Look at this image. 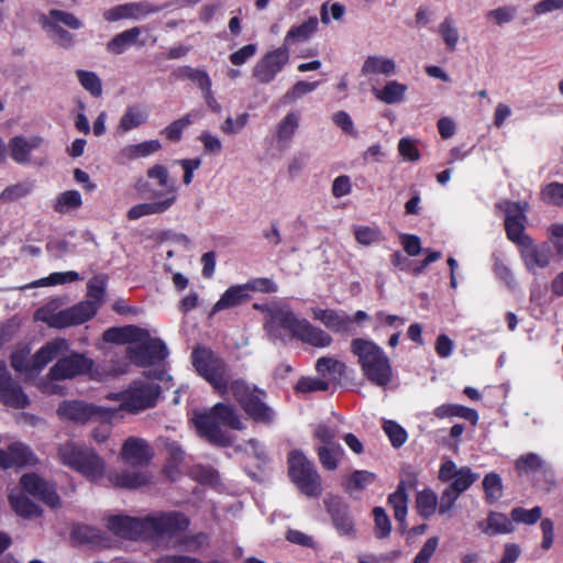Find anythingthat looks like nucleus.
I'll use <instances>...</instances> for the list:
<instances>
[{"mask_svg":"<svg viewBox=\"0 0 563 563\" xmlns=\"http://www.w3.org/2000/svg\"><path fill=\"white\" fill-rule=\"evenodd\" d=\"M316 369L322 376L341 375L344 371V364L333 357H320L317 361Z\"/></svg>","mask_w":563,"mask_h":563,"instance_id":"nucleus-57","label":"nucleus"},{"mask_svg":"<svg viewBox=\"0 0 563 563\" xmlns=\"http://www.w3.org/2000/svg\"><path fill=\"white\" fill-rule=\"evenodd\" d=\"M397 73L396 60L385 55H368L361 67L364 77L385 76L391 77Z\"/></svg>","mask_w":563,"mask_h":563,"instance_id":"nucleus-22","label":"nucleus"},{"mask_svg":"<svg viewBox=\"0 0 563 563\" xmlns=\"http://www.w3.org/2000/svg\"><path fill=\"white\" fill-rule=\"evenodd\" d=\"M9 501L12 509L20 517L31 519L41 515L40 507L25 497L21 490H11L9 494Z\"/></svg>","mask_w":563,"mask_h":563,"instance_id":"nucleus-36","label":"nucleus"},{"mask_svg":"<svg viewBox=\"0 0 563 563\" xmlns=\"http://www.w3.org/2000/svg\"><path fill=\"white\" fill-rule=\"evenodd\" d=\"M476 478L477 475L473 473L468 467H462L452 479L450 488L461 494L466 490L476 481Z\"/></svg>","mask_w":563,"mask_h":563,"instance_id":"nucleus-59","label":"nucleus"},{"mask_svg":"<svg viewBox=\"0 0 563 563\" xmlns=\"http://www.w3.org/2000/svg\"><path fill=\"white\" fill-rule=\"evenodd\" d=\"M174 205V196L170 194L167 198H159L155 201L143 202L133 206L128 211L129 220H139L146 216L158 214L167 211Z\"/></svg>","mask_w":563,"mask_h":563,"instance_id":"nucleus-30","label":"nucleus"},{"mask_svg":"<svg viewBox=\"0 0 563 563\" xmlns=\"http://www.w3.org/2000/svg\"><path fill=\"white\" fill-rule=\"evenodd\" d=\"M35 462L36 459L32 451L21 442L11 443L9 453L0 450V466L3 468L34 464Z\"/></svg>","mask_w":563,"mask_h":563,"instance_id":"nucleus-23","label":"nucleus"},{"mask_svg":"<svg viewBox=\"0 0 563 563\" xmlns=\"http://www.w3.org/2000/svg\"><path fill=\"white\" fill-rule=\"evenodd\" d=\"M289 476L297 487L307 496L321 493V479L314 465L300 451H291L288 456Z\"/></svg>","mask_w":563,"mask_h":563,"instance_id":"nucleus-10","label":"nucleus"},{"mask_svg":"<svg viewBox=\"0 0 563 563\" xmlns=\"http://www.w3.org/2000/svg\"><path fill=\"white\" fill-rule=\"evenodd\" d=\"M517 14V8L514 5H504L493 9L486 13L488 20L494 21L497 25L511 22Z\"/></svg>","mask_w":563,"mask_h":563,"instance_id":"nucleus-58","label":"nucleus"},{"mask_svg":"<svg viewBox=\"0 0 563 563\" xmlns=\"http://www.w3.org/2000/svg\"><path fill=\"white\" fill-rule=\"evenodd\" d=\"M33 189V185L29 181L18 183L11 186H8L0 194V200L3 202H11L19 200L25 196H27Z\"/></svg>","mask_w":563,"mask_h":563,"instance_id":"nucleus-50","label":"nucleus"},{"mask_svg":"<svg viewBox=\"0 0 563 563\" xmlns=\"http://www.w3.org/2000/svg\"><path fill=\"white\" fill-rule=\"evenodd\" d=\"M191 358L197 373L221 395L231 391L251 418L265 423L273 420V410L262 401L263 393L242 380H231L227 365L211 350L198 346Z\"/></svg>","mask_w":563,"mask_h":563,"instance_id":"nucleus-1","label":"nucleus"},{"mask_svg":"<svg viewBox=\"0 0 563 563\" xmlns=\"http://www.w3.org/2000/svg\"><path fill=\"white\" fill-rule=\"evenodd\" d=\"M192 421L198 433L217 445H227L230 442L229 434L221 429L222 426L235 430L244 428L233 407L225 404L214 405L209 412L195 413Z\"/></svg>","mask_w":563,"mask_h":563,"instance_id":"nucleus-7","label":"nucleus"},{"mask_svg":"<svg viewBox=\"0 0 563 563\" xmlns=\"http://www.w3.org/2000/svg\"><path fill=\"white\" fill-rule=\"evenodd\" d=\"M289 58V48L283 44L265 53L254 65L252 75L258 82L269 84L288 64Z\"/></svg>","mask_w":563,"mask_h":563,"instance_id":"nucleus-13","label":"nucleus"},{"mask_svg":"<svg viewBox=\"0 0 563 563\" xmlns=\"http://www.w3.org/2000/svg\"><path fill=\"white\" fill-rule=\"evenodd\" d=\"M311 314L316 321H319L332 332L347 333L351 330L352 317L342 310L313 307Z\"/></svg>","mask_w":563,"mask_h":563,"instance_id":"nucleus-18","label":"nucleus"},{"mask_svg":"<svg viewBox=\"0 0 563 563\" xmlns=\"http://www.w3.org/2000/svg\"><path fill=\"white\" fill-rule=\"evenodd\" d=\"M119 457L131 466H141L148 463L152 451L143 439L130 437L124 441Z\"/></svg>","mask_w":563,"mask_h":563,"instance_id":"nucleus-17","label":"nucleus"},{"mask_svg":"<svg viewBox=\"0 0 563 563\" xmlns=\"http://www.w3.org/2000/svg\"><path fill=\"white\" fill-rule=\"evenodd\" d=\"M82 206V198L78 190H66L57 195L54 202V210L57 213H68Z\"/></svg>","mask_w":563,"mask_h":563,"instance_id":"nucleus-39","label":"nucleus"},{"mask_svg":"<svg viewBox=\"0 0 563 563\" xmlns=\"http://www.w3.org/2000/svg\"><path fill=\"white\" fill-rule=\"evenodd\" d=\"M416 507L422 517H431L438 507L437 494L429 488L422 489L417 494Z\"/></svg>","mask_w":563,"mask_h":563,"instance_id":"nucleus-42","label":"nucleus"},{"mask_svg":"<svg viewBox=\"0 0 563 563\" xmlns=\"http://www.w3.org/2000/svg\"><path fill=\"white\" fill-rule=\"evenodd\" d=\"M148 120V111L141 104L129 106L121 115L117 125V133L123 135L145 124Z\"/></svg>","mask_w":563,"mask_h":563,"instance_id":"nucleus-24","label":"nucleus"},{"mask_svg":"<svg viewBox=\"0 0 563 563\" xmlns=\"http://www.w3.org/2000/svg\"><path fill=\"white\" fill-rule=\"evenodd\" d=\"M542 466V459L536 453H527L516 461V470L519 474L536 472Z\"/></svg>","mask_w":563,"mask_h":563,"instance_id":"nucleus-60","label":"nucleus"},{"mask_svg":"<svg viewBox=\"0 0 563 563\" xmlns=\"http://www.w3.org/2000/svg\"><path fill=\"white\" fill-rule=\"evenodd\" d=\"M249 113H240L235 118L228 117L221 125V131L228 135L240 133L249 123Z\"/></svg>","mask_w":563,"mask_h":563,"instance_id":"nucleus-61","label":"nucleus"},{"mask_svg":"<svg viewBox=\"0 0 563 563\" xmlns=\"http://www.w3.org/2000/svg\"><path fill=\"white\" fill-rule=\"evenodd\" d=\"M520 254L525 262L526 267L529 271H534L537 268L547 267L552 257V250L550 245L543 243L537 245L532 242L531 239L526 241L520 246Z\"/></svg>","mask_w":563,"mask_h":563,"instance_id":"nucleus-19","label":"nucleus"},{"mask_svg":"<svg viewBox=\"0 0 563 563\" xmlns=\"http://www.w3.org/2000/svg\"><path fill=\"white\" fill-rule=\"evenodd\" d=\"M325 505L336 532L342 537L354 538L356 529L346 507H341L332 501H327Z\"/></svg>","mask_w":563,"mask_h":563,"instance_id":"nucleus-26","label":"nucleus"},{"mask_svg":"<svg viewBox=\"0 0 563 563\" xmlns=\"http://www.w3.org/2000/svg\"><path fill=\"white\" fill-rule=\"evenodd\" d=\"M408 86L397 80H388L382 88L373 87L375 98L386 104H396L405 100Z\"/></svg>","mask_w":563,"mask_h":563,"instance_id":"nucleus-32","label":"nucleus"},{"mask_svg":"<svg viewBox=\"0 0 563 563\" xmlns=\"http://www.w3.org/2000/svg\"><path fill=\"white\" fill-rule=\"evenodd\" d=\"M180 73L183 77L190 79L200 88L205 99H212V82L207 71L198 68L184 67Z\"/></svg>","mask_w":563,"mask_h":563,"instance_id":"nucleus-40","label":"nucleus"},{"mask_svg":"<svg viewBox=\"0 0 563 563\" xmlns=\"http://www.w3.org/2000/svg\"><path fill=\"white\" fill-rule=\"evenodd\" d=\"M478 529L489 536L508 534L515 531V525L505 514L490 512L486 519L477 523Z\"/></svg>","mask_w":563,"mask_h":563,"instance_id":"nucleus-25","label":"nucleus"},{"mask_svg":"<svg viewBox=\"0 0 563 563\" xmlns=\"http://www.w3.org/2000/svg\"><path fill=\"white\" fill-rule=\"evenodd\" d=\"M141 35V29L137 26L125 30L117 34L111 41L107 43V51L114 55L124 53L132 45H143V42H139Z\"/></svg>","mask_w":563,"mask_h":563,"instance_id":"nucleus-34","label":"nucleus"},{"mask_svg":"<svg viewBox=\"0 0 563 563\" xmlns=\"http://www.w3.org/2000/svg\"><path fill=\"white\" fill-rule=\"evenodd\" d=\"M374 479L375 475L373 473L367 471H356L350 476L346 488L349 490L362 489L372 484Z\"/></svg>","mask_w":563,"mask_h":563,"instance_id":"nucleus-64","label":"nucleus"},{"mask_svg":"<svg viewBox=\"0 0 563 563\" xmlns=\"http://www.w3.org/2000/svg\"><path fill=\"white\" fill-rule=\"evenodd\" d=\"M158 396V385L148 380H135L124 391L110 394L108 398L120 401L119 408H115L118 413L120 410L137 413L154 407Z\"/></svg>","mask_w":563,"mask_h":563,"instance_id":"nucleus-8","label":"nucleus"},{"mask_svg":"<svg viewBox=\"0 0 563 563\" xmlns=\"http://www.w3.org/2000/svg\"><path fill=\"white\" fill-rule=\"evenodd\" d=\"M354 236L357 243L368 246L380 239V231L374 227L360 225L354 228Z\"/></svg>","mask_w":563,"mask_h":563,"instance_id":"nucleus-62","label":"nucleus"},{"mask_svg":"<svg viewBox=\"0 0 563 563\" xmlns=\"http://www.w3.org/2000/svg\"><path fill=\"white\" fill-rule=\"evenodd\" d=\"M351 352L357 358L363 376L377 387H386L394 376L385 351L372 340L357 338L351 342Z\"/></svg>","mask_w":563,"mask_h":563,"instance_id":"nucleus-6","label":"nucleus"},{"mask_svg":"<svg viewBox=\"0 0 563 563\" xmlns=\"http://www.w3.org/2000/svg\"><path fill=\"white\" fill-rule=\"evenodd\" d=\"M71 534L73 538L80 543L101 545V533L91 526L77 525L74 527Z\"/></svg>","mask_w":563,"mask_h":563,"instance_id":"nucleus-46","label":"nucleus"},{"mask_svg":"<svg viewBox=\"0 0 563 563\" xmlns=\"http://www.w3.org/2000/svg\"><path fill=\"white\" fill-rule=\"evenodd\" d=\"M511 521L517 523H523L528 526L534 525L542 517L541 507H533L531 509H525L522 507H516L510 512Z\"/></svg>","mask_w":563,"mask_h":563,"instance_id":"nucleus-49","label":"nucleus"},{"mask_svg":"<svg viewBox=\"0 0 563 563\" xmlns=\"http://www.w3.org/2000/svg\"><path fill=\"white\" fill-rule=\"evenodd\" d=\"M77 78L85 90L93 97H100L102 93V84L98 75L93 71L77 70Z\"/></svg>","mask_w":563,"mask_h":563,"instance_id":"nucleus-47","label":"nucleus"},{"mask_svg":"<svg viewBox=\"0 0 563 563\" xmlns=\"http://www.w3.org/2000/svg\"><path fill=\"white\" fill-rule=\"evenodd\" d=\"M0 401L15 409H24L30 404L29 397L13 382L4 364H0Z\"/></svg>","mask_w":563,"mask_h":563,"instance_id":"nucleus-15","label":"nucleus"},{"mask_svg":"<svg viewBox=\"0 0 563 563\" xmlns=\"http://www.w3.org/2000/svg\"><path fill=\"white\" fill-rule=\"evenodd\" d=\"M266 311L265 328L273 340L297 336L302 319H298L286 303H272Z\"/></svg>","mask_w":563,"mask_h":563,"instance_id":"nucleus-11","label":"nucleus"},{"mask_svg":"<svg viewBox=\"0 0 563 563\" xmlns=\"http://www.w3.org/2000/svg\"><path fill=\"white\" fill-rule=\"evenodd\" d=\"M318 26L317 16H309L300 24L292 25L285 35L284 45L289 48L296 43L308 41L318 31Z\"/></svg>","mask_w":563,"mask_h":563,"instance_id":"nucleus-31","label":"nucleus"},{"mask_svg":"<svg viewBox=\"0 0 563 563\" xmlns=\"http://www.w3.org/2000/svg\"><path fill=\"white\" fill-rule=\"evenodd\" d=\"M498 208L505 213V228L507 236L519 246L530 238L523 233L527 221V203L501 201Z\"/></svg>","mask_w":563,"mask_h":563,"instance_id":"nucleus-14","label":"nucleus"},{"mask_svg":"<svg viewBox=\"0 0 563 563\" xmlns=\"http://www.w3.org/2000/svg\"><path fill=\"white\" fill-rule=\"evenodd\" d=\"M42 140L37 136L26 139L24 136H14L9 142V151L12 159L19 164H25L30 161L33 150L41 145Z\"/></svg>","mask_w":563,"mask_h":563,"instance_id":"nucleus-29","label":"nucleus"},{"mask_svg":"<svg viewBox=\"0 0 563 563\" xmlns=\"http://www.w3.org/2000/svg\"><path fill=\"white\" fill-rule=\"evenodd\" d=\"M97 307L90 301H81L68 309L54 311L49 307H43L35 313V318L52 328L63 329L77 325L92 318Z\"/></svg>","mask_w":563,"mask_h":563,"instance_id":"nucleus-9","label":"nucleus"},{"mask_svg":"<svg viewBox=\"0 0 563 563\" xmlns=\"http://www.w3.org/2000/svg\"><path fill=\"white\" fill-rule=\"evenodd\" d=\"M21 487L30 495L38 498L52 508L60 504L59 496L49 483L45 482L34 473L25 474L21 477Z\"/></svg>","mask_w":563,"mask_h":563,"instance_id":"nucleus-16","label":"nucleus"},{"mask_svg":"<svg viewBox=\"0 0 563 563\" xmlns=\"http://www.w3.org/2000/svg\"><path fill=\"white\" fill-rule=\"evenodd\" d=\"M303 343L310 344L318 349L328 347L332 343V336L324 330L314 327L306 319H302L299 332L296 336Z\"/></svg>","mask_w":563,"mask_h":563,"instance_id":"nucleus-28","label":"nucleus"},{"mask_svg":"<svg viewBox=\"0 0 563 563\" xmlns=\"http://www.w3.org/2000/svg\"><path fill=\"white\" fill-rule=\"evenodd\" d=\"M103 340L110 343L129 344L126 356L139 366L153 365L167 355L166 345L159 339L152 338L148 331L136 325L110 328L104 331Z\"/></svg>","mask_w":563,"mask_h":563,"instance_id":"nucleus-5","label":"nucleus"},{"mask_svg":"<svg viewBox=\"0 0 563 563\" xmlns=\"http://www.w3.org/2000/svg\"><path fill=\"white\" fill-rule=\"evenodd\" d=\"M147 177L155 181V184L159 187L165 188V192L159 196V198H167L170 194L174 196V203L177 200V188L176 184L169 177L168 169L161 164L153 165L147 169Z\"/></svg>","mask_w":563,"mask_h":563,"instance_id":"nucleus-35","label":"nucleus"},{"mask_svg":"<svg viewBox=\"0 0 563 563\" xmlns=\"http://www.w3.org/2000/svg\"><path fill=\"white\" fill-rule=\"evenodd\" d=\"M418 141L411 137H401L398 142V153L405 162H418L420 152L418 150Z\"/></svg>","mask_w":563,"mask_h":563,"instance_id":"nucleus-53","label":"nucleus"},{"mask_svg":"<svg viewBox=\"0 0 563 563\" xmlns=\"http://www.w3.org/2000/svg\"><path fill=\"white\" fill-rule=\"evenodd\" d=\"M128 364L114 365L112 363L93 365L92 360L80 353H71L60 357L49 369L47 376L37 383V387L47 395H64L65 387L57 380L71 379L78 375L89 374L92 379L104 380L109 377L128 372Z\"/></svg>","mask_w":563,"mask_h":563,"instance_id":"nucleus-4","label":"nucleus"},{"mask_svg":"<svg viewBox=\"0 0 563 563\" xmlns=\"http://www.w3.org/2000/svg\"><path fill=\"white\" fill-rule=\"evenodd\" d=\"M486 498L489 503H494L501 497L503 484L501 478L496 473H489L483 481Z\"/></svg>","mask_w":563,"mask_h":563,"instance_id":"nucleus-52","label":"nucleus"},{"mask_svg":"<svg viewBox=\"0 0 563 563\" xmlns=\"http://www.w3.org/2000/svg\"><path fill=\"white\" fill-rule=\"evenodd\" d=\"M251 295L247 294V288L244 284L233 285L229 287L220 297V299L213 305L211 314H216L219 311L234 308L243 302L247 301Z\"/></svg>","mask_w":563,"mask_h":563,"instance_id":"nucleus-27","label":"nucleus"},{"mask_svg":"<svg viewBox=\"0 0 563 563\" xmlns=\"http://www.w3.org/2000/svg\"><path fill=\"white\" fill-rule=\"evenodd\" d=\"M317 453L322 466L327 470L333 471L338 467L340 461L344 455V450L340 444H320L317 448Z\"/></svg>","mask_w":563,"mask_h":563,"instance_id":"nucleus-38","label":"nucleus"},{"mask_svg":"<svg viewBox=\"0 0 563 563\" xmlns=\"http://www.w3.org/2000/svg\"><path fill=\"white\" fill-rule=\"evenodd\" d=\"M58 459L65 466L76 471L91 483H100L107 477L114 487L136 488L148 481L146 474L141 472H107L104 459L93 449L70 441L58 448Z\"/></svg>","mask_w":563,"mask_h":563,"instance_id":"nucleus-2","label":"nucleus"},{"mask_svg":"<svg viewBox=\"0 0 563 563\" xmlns=\"http://www.w3.org/2000/svg\"><path fill=\"white\" fill-rule=\"evenodd\" d=\"M346 12L345 5L340 2L325 1L320 7V21L329 25L331 21H342Z\"/></svg>","mask_w":563,"mask_h":563,"instance_id":"nucleus-44","label":"nucleus"},{"mask_svg":"<svg viewBox=\"0 0 563 563\" xmlns=\"http://www.w3.org/2000/svg\"><path fill=\"white\" fill-rule=\"evenodd\" d=\"M79 279V274L74 271L65 272V273H53L48 277L41 278L34 282L30 287H42L49 285H58L71 283Z\"/></svg>","mask_w":563,"mask_h":563,"instance_id":"nucleus-55","label":"nucleus"},{"mask_svg":"<svg viewBox=\"0 0 563 563\" xmlns=\"http://www.w3.org/2000/svg\"><path fill=\"white\" fill-rule=\"evenodd\" d=\"M68 342L65 339H55L43 345L31 358L33 375L42 371L51 361L68 350Z\"/></svg>","mask_w":563,"mask_h":563,"instance_id":"nucleus-21","label":"nucleus"},{"mask_svg":"<svg viewBox=\"0 0 563 563\" xmlns=\"http://www.w3.org/2000/svg\"><path fill=\"white\" fill-rule=\"evenodd\" d=\"M195 115L191 113H187L183 118L175 120L169 125H167L162 134L166 136L167 140L177 142L181 139L183 132L194 123Z\"/></svg>","mask_w":563,"mask_h":563,"instance_id":"nucleus-45","label":"nucleus"},{"mask_svg":"<svg viewBox=\"0 0 563 563\" xmlns=\"http://www.w3.org/2000/svg\"><path fill=\"white\" fill-rule=\"evenodd\" d=\"M383 429L395 448H400L408 439L406 430L393 420H384Z\"/></svg>","mask_w":563,"mask_h":563,"instance_id":"nucleus-54","label":"nucleus"},{"mask_svg":"<svg viewBox=\"0 0 563 563\" xmlns=\"http://www.w3.org/2000/svg\"><path fill=\"white\" fill-rule=\"evenodd\" d=\"M106 279L102 276L91 278L87 284L88 297L90 302L96 305L97 310L106 300Z\"/></svg>","mask_w":563,"mask_h":563,"instance_id":"nucleus-48","label":"nucleus"},{"mask_svg":"<svg viewBox=\"0 0 563 563\" xmlns=\"http://www.w3.org/2000/svg\"><path fill=\"white\" fill-rule=\"evenodd\" d=\"M388 503L394 509V517L398 521L402 529H405V522L408 510V496L402 486L391 494L388 498Z\"/></svg>","mask_w":563,"mask_h":563,"instance_id":"nucleus-41","label":"nucleus"},{"mask_svg":"<svg viewBox=\"0 0 563 563\" xmlns=\"http://www.w3.org/2000/svg\"><path fill=\"white\" fill-rule=\"evenodd\" d=\"M117 412V409L93 406L80 400H65L57 409V413L62 419L79 423H85L92 419L110 420Z\"/></svg>","mask_w":563,"mask_h":563,"instance_id":"nucleus-12","label":"nucleus"},{"mask_svg":"<svg viewBox=\"0 0 563 563\" xmlns=\"http://www.w3.org/2000/svg\"><path fill=\"white\" fill-rule=\"evenodd\" d=\"M319 86L318 81L309 82L305 80H300L296 82L284 96L286 102H295L302 98L303 96L314 91Z\"/></svg>","mask_w":563,"mask_h":563,"instance_id":"nucleus-56","label":"nucleus"},{"mask_svg":"<svg viewBox=\"0 0 563 563\" xmlns=\"http://www.w3.org/2000/svg\"><path fill=\"white\" fill-rule=\"evenodd\" d=\"M438 32L442 37L445 47L449 51H455L460 34L454 20L451 16L444 18V20L439 24Z\"/></svg>","mask_w":563,"mask_h":563,"instance_id":"nucleus-43","label":"nucleus"},{"mask_svg":"<svg viewBox=\"0 0 563 563\" xmlns=\"http://www.w3.org/2000/svg\"><path fill=\"white\" fill-rule=\"evenodd\" d=\"M375 520V532L378 538H385L390 533L391 523L386 515L385 510L380 507H376L373 510Z\"/></svg>","mask_w":563,"mask_h":563,"instance_id":"nucleus-63","label":"nucleus"},{"mask_svg":"<svg viewBox=\"0 0 563 563\" xmlns=\"http://www.w3.org/2000/svg\"><path fill=\"white\" fill-rule=\"evenodd\" d=\"M300 115L294 111L288 112L275 128V137L279 145H288L299 129Z\"/></svg>","mask_w":563,"mask_h":563,"instance_id":"nucleus-33","label":"nucleus"},{"mask_svg":"<svg viewBox=\"0 0 563 563\" xmlns=\"http://www.w3.org/2000/svg\"><path fill=\"white\" fill-rule=\"evenodd\" d=\"M433 415L439 419L460 417L471 421L473 424H476L478 421V413L474 409L461 405H441L433 410Z\"/></svg>","mask_w":563,"mask_h":563,"instance_id":"nucleus-37","label":"nucleus"},{"mask_svg":"<svg viewBox=\"0 0 563 563\" xmlns=\"http://www.w3.org/2000/svg\"><path fill=\"white\" fill-rule=\"evenodd\" d=\"M189 525L188 519L178 512H167L135 519L121 515L111 516L107 520L108 529L115 536L125 539H174L184 532Z\"/></svg>","mask_w":563,"mask_h":563,"instance_id":"nucleus-3","label":"nucleus"},{"mask_svg":"<svg viewBox=\"0 0 563 563\" xmlns=\"http://www.w3.org/2000/svg\"><path fill=\"white\" fill-rule=\"evenodd\" d=\"M339 433V424L334 421H325L316 426L313 437L321 442V444H332L336 434Z\"/></svg>","mask_w":563,"mask_h":563,"instance_id":"nucleus-51","label":"nucleus"},{"mask_svg":"<svg viewBox=\"0 0 563 563\" xmlns=\"http://www.w3.org/2000/svg\"><path fill=\"white\" fill-rule=\"evenodd\" d=\"M156 9L148 2H130L110 8L103 12V19L114 22L123 19L141 20Z\"/></svg>","mask_w":563,"mask_h":563,"instance_id":"nucleus-20","label":"nucleus"}]
</instances>
